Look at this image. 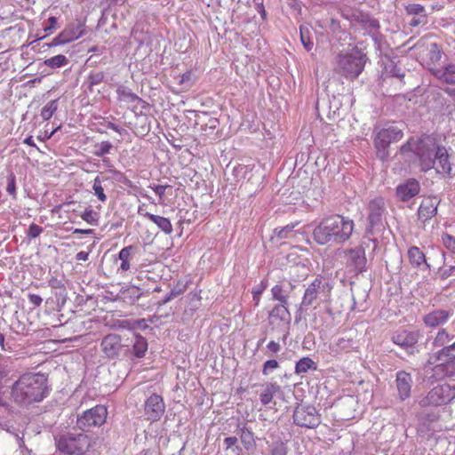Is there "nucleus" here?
I'll return each instance as SVG.
<instances>
[{"label":"nucleus","instance_id":"obj_1","mask_svg":"<svg viewBox=\"0 0 455 455\" xmlns=\"http://www.w3.org/2000/svg\"><path fill=\"white\" fill-rule=\"evenodd\" d=\"M400 151L403 155L413 153L419 161L420 171L424 172L435 169L438 174L455 175L446 148L440 145L432 135L410 138L401 147Z\"/></svg>","mask_w":455,"mask_h":455},{"label":"nucleus","instance_id":"obj_2","mask_svg":"<svg viewBox=\"0 0 455 455\" xmlns=\"http://www.w3.org/2000/svg\"><path fill=\"white\" fill-rule=\"evenodd\" d=\"M354 221L348 217L332 214L323 218L313 228L312 238L318 245H341L352 235Z\"/></svg>","mask_w":455,"mask_h":455},{"label":"nucleus","instance_id":"obj_3","mask_svg":"<svg viewBox=\"0 0 455 455\" xmlns=\"http://www.w3.org/2000/svg\"><path fill=\"white\" fill-rule=\"evenodd\" d=\"M49 393L47 378L41 373H24L12 384L11 399L19 406L43 401Z\"/></svg>","mask_w":455,"mask_h":455},{"label":"nucleus","instance_id":"obj_4","mask_svg":"<svg viewBox=\"0 0 455 455\" xmlns=\"http://www.w3.org/2000/svg\"><path fill=\"white\" fill-rule=\"evenodd\" d=\"M367 56L356 46L340 52L336 57V71L347 79H355L363 72Z\"/></svg>","mask_w":455,"mask_h":455},{"label":"nucleus","instance_id":"obj_5","mask_svg":"<svg viewBox=\"0 0 455 455\" xmlns=\"http://www.w3.org/2000/svg\"><path fill=\"white\" fill-rule=\"evenodd\" d=\"M331 289L332 287L323 278L314 279L305 289L299 311H307L310 307H316L321 302L327 301Z\"/></svg>","mask_w":455,"mask_h":455},{"label":"nucleus","instance_id":"obj_6","mask_svg":"<svg viewBox=\"0 0 455 455\" xmlns=\"http://www.w3.org/2000/svg\"><path fill=\"white\" fill-rule=\"evenodd\" d=\"M374 133L377 156L384 162L389 156L388 148L390 144L399 141L403 137V129L394 124H386L383 126L376 127Z\"/></svg>","mask_w":455,"mask_h":455},{"label":"nucleus","instance_id":"obj_7","mask_svg":"<svg viewBox=\"0 0 455 455\" xmlns=\"http://www.w3.org/2000/svg\"><path fill=\"white\" fill-rule=\"evenodd\" d=\"M91 447L92 440L84 434L68 433L57 440L58 450L66 455H84Z\"/></svg>","mask_w":455,"mask_h":455},{"label":"nucleus","instance_id":"obj_8","mask_svg":"<svg viewBox=\"0 0 455 455\" xmlns=\"http://www.w3.org/2000/svg\"><path fill=\"white\" fill-rule=\"evenodd\" d=\"M454 336L448 332L445 328H440L433 339L432 346L440 348L436 352L428 355V358L425 363V368H430L432 364L439 362V360H445L451 356H455V351H449L443 353V350L450 347V342L453 339Z\"/></svg>","mask_w":455,"mask_h":455},{"label":"nucleus","instance_id":"obj_9","mask_svg":"<svg viewBox=\"0 0 455 455\" xmlns=\"http://www.w3.org/2000/svg\"><path fill=\"white\" fill-rule=\"evenodd\" d=\"M455 398V385L441 384L433 387L427 395L419 401V405L441 406L451 403Z\"/></svg>","mask_w":455,"mask_h":455},{"label":"nucleus","instance_id":"obj_10","mask_svg":"<svg viewBox=\"0 0 455 455\" xmlns=\"http://www.w3.org/2000/svg\"><path fill=\"white\" fill-rule=\"evenodd\" d=\"M100 349L108 359L124 356V352L130 351L128 339H122L120 335L115 333L108 334L101 339Z\"/></svg>","mask_w":455,"mask_h":455},{"label":"nucleus","instance_id":"obj_11","mask_svg":"<svg viewBox=\"0 0 455 455\" xmlns=\"http://www.w3.org/2000/svg\"><path fill=\"white\" fill-rule=\"evenodd\" d=\"M108 411L103 405H96L77 417L76 426L83 431H90L93 427L102 426L107 419Z\"/></svg>","mask_w":455,"mask_h":455},{"label":"nucleus","instance_id":"obj_12","mask_svg":"<svg viewBox=\"0 0 455 455\" xmlns=\"http://www.w3.org/2000/svg\"><path fill=\"white\" fill-rule=\"evenodd\" d=\"M293 423L306 428H315L321 423V415L315 407L299 404L293 411Z\"/></svg>","mask_w":455,"mask_h":455},{"label":"nucleus","instance_id":"obj_13","mask_svg":"<svg viewBox=\"0 0 455 455\" xmlns=\"http://www.w3.org/2000/svg\"><path fill=\"white\" fill-rule=\"evenodd\" d=\"M342 252L345 265L349 272L358 274L366 270L367 259L363 247L344 250Z\"/></svg>","mask_w":455,"mask_h":455},{"label":"nucleus","instance_id":"obj_14","mask_svg":"<svg viewBox=\"0 0 455 455\" xmlns=\"http://www.w3.org/2000/svg\"><path fill=\"white\" fill-rule=\"evenodd\" d=\"M145 417L148 420H159L165 411V404L161 395L153 394L145 402Z\"/></svg>","mask_w":455,"mask_h":455},{"label":"nucleus","instance_id":"obj_15","mask_svg":"<svg viewBox=\"0 0 455 455\" xmlns=\"http://www.w3.org/2000/svg\"><path fill=\"white\" fill-rule=\"evenodd\" d=\"M391 340L409 354H413L414 346L419 340V333L406 330L396 331L392 334Z\"/></svg>","mask_w":455,"mask_h":455},{"label":"nucleus","instance_id":"obj_16","mask_svg":"<svg viewBox=\"0 0 455 455\" xmlns=\"http://www.w3.org/2000/svg\"><path fill=\"white\" fill-rule=\"evenodd\" d=\"M268 323L274 328L287 327L291 323V313L288 306L275 305L268 313Z\"/></svg>","mask_w":455,"mask_h":455},{"label":"nucleus","instance_id":"obj_17","mask_svg":"<svg viewBox=\"0 0 455 455\" xmlns=\"http://www.w3.org/2000/svg\"><path fill=\"white\" fill-rule=\"evenodd\" d=\"M130 351L124 352V356L131 359L143 358L148 351V341L140 334H134L132 339H128Z\"/></svg>","mask_w":455,"mask_h":455},{"label":"nucleus","instance_id":"obj_18","mask_svg":"<svg viewBox=\"0 0 455 455\" xmlns=\"http://www.w3.org/2000/svg\"><path fill=\"white\" fill-rule=\"evenodd\" d=\"M452 312L445 309H437L429 312L423 316V323L429 328H443L451 317Z\"/></svg>","mask_w":455,"mask_h":455},{"label":"nucleus","instance_id":"obj_19","mask_svg":"<svg viewBox=\"0 0 455 455\" xmlns=\"http://www.w3.org/2000/svg\"><path fill=\"white\" fill-rule=\"evenodd\" d=\"M396 196L402 202H407L419 195L420 191L419 182L413 178L406 180L396 187Z\"/></svg>","mask_w":455,"mask_h":455},{"label":"nucleus","instance_id":"obj_20","mask_svg":"<svg viewBox=\"0 0 455 455\" xmlns=\"http://www.w3.org/2000/svg\"><path fill=\"white\" fill-rule=\"evenodd\" d=\"M433 376L435 379H443L455 375V356H451L445 360H439L438 363L432 364Z\"/></svg>","mask_w":455,"mask_h":455},{"label":"nucleus","instance_id":"obj_21","mask_svg":"<svg viewBox=\"0 0 455 455\" xmlns=\"http://www.w3.org/2000/svg\"><path fill=\"white\" fill-rule=\"evenodd\" d=\"M396 389L401 401H404L411 395L412 377L410 373L400 371L396 372Z\"/></svg>","mask_w":455,"mask_h":455},{"label":"nucleus","instance_id":"obj_22","mask_svg":"<svg viewBox=\"0 0 455 455\" xmlns=\"http://www.w3.org/2000/svg\"><path fill=\"white\" fill-rule=\"evenodd\" d=\"M369 222L371 228L381 223L385 211V202L382 197H377L369 203Z\"/></svg>","mask_w":455,"mask_h":455},{"label":"nucleus","instance_id":"obj_23","mask_svg":"<svg viewBox=\"0 0 455 455\" xmlns=\"http://www.w3.org/2000/svg\"><path fill=\"white\" fill-rule=\"evenodd\" d=\"M438 201L436 198H426L419 205L418 215L422 221H427L437 212Z\"/></svg>","mask_w":455,"mask_h":455},{"label":"nucleus","instance_id":"obj_24","mask_svg":"<svg viewBox=\"0 0 455 455\" xmlns=\"http://www.w3.org/2000/svg\"><path fill=\"white\" fill-rule=\"evenodd\" d=\"M293 285L291 283H277L271 289V294L274 300H277L279 304L284 306L289 305V294L293 289Z\"/></svg>","mask_w":455,"mask_h":455},{"label":"nucleus","instance_id":"obj_25","mask_svg":"<svg viewBox=\"0 0 455 455\" xmlns=\"http://www.w3.org/2000/svg\"><path fill=\"white\" fill-rule=\"evenodd\" d=\"M84 23L82 21H76L69 23L66 26V28L61 31L65 40L67 43H71L84 35Z\"/></svg>","mask_w":455,"mask_h":455},{"label":"nucleus","instance_id":"obj_26","mask_svg":"<svg viewBox=\"0 0 455 455\" xmlns=\"http://www.w3.org/2000/svg\"><path fill=\"white\" fill-rule=\"evenodd\" d=\"M117 99L119 101H123L131 104L133 108H138L139 104H143L144 101L132 90L126 86L121 85L116 89Z\"/></svg>","mask_w":455,"mask_h":455},{"label":"nucleus","instance_id":"obj_27","mask_svg":"<svg viewBox=\"0 0 455 455\" xmlns=\"http://www.w3.org/2000/svg\"><path fill=\"white\" fill-rule=\"evenodd\" d=\"M237 435L244 449L248 451H253L256 447V442L253 433L245 426L238 427Z\"/></svg>","mask_w":455,"mask_h":455},{"label":"nucleus","instance_id":"obj_28","mask_svg":"<svg viewBox=\"0 0 455 455\" xmlns=\"http://www.w3.org/2000/svg\"><path fill=\"white\" fill-rule=\"evenodd\" d=\"M281 392V387L276 383H267L259 395L260 403L267 406L273 402L275 395Z\"/></svg>","mask_w":455,"mask_h":455},{"label":"nucleus","instance_id":"obj_29","mask_svg":"<svg viewBox=\"0 0 455 455\" xmlns=\"http://www.w3.org/2000/svg\"><path fill=\"white\" fill-rule=\"evenodd\" d=\"M433 73L437 79L446 84H455V63L449 64L443 68L435 69Z\"/></svg>","mask_w":455,"mask_h":455},{"label":"nucleus","instance_id":"obj_30","mask_svg":"<svg viewBox=\"0 0 455 455\" xmlns=\"http://www.w3.org/2000/svg\"><path fill=\"white\" fill-rule=\"evenodd\" d=\"M409 261L413 267H420L425 265L427 268H429V265L426 261V256L423 251L417 246H411L408 250Z\"/></svg>","mask_w":455,"mask_h":455},{"label":"nucleus","instance_id":"obj_31","mask_svg":"<svg viewBox=\"0 0 455 455\" xmlns=\"http://www.w3.org/2000/svg\"><path fill=\"white\" fill-rule=\"evenodd\" d=\"M149 220L155 223L165 235H171L173 231L170 220L165 217L154 214L149 217Z\"/></svg>","mask_w":455,"mask_h":455},{"label":"nucleus","instance_id":"obj_32","mask_svg":"<svg viewBox=\"0 0 455 455\" xmlns=\"http://www.w3.org/2000/svg\"><path fill=\"white\" fill-rule=\"evenodd\" d=\"M362 23L363 29L372 37H375L378 35L379 28V23L378 20L370 16H363Z\"/></svg>","mask_w":455,"mask_h":455},{"label":"nucleus","instance_id":"obj_33","mask_svg":"<svg viewBox=\"0 0 455 455\" xmlns=\"http://www.w3.org/2000/svg\"><path fill=\"white\" fill-rule=\"evenodd\" d=\"M135 248L132 245L123 248L119 253L118 258L121 260L119 269L122 271H128L130 269V258Z\"/></svg>","mask_w":455,"mask_h":455},{"label":"nucleus","instance_id":"obj_34","mask_svg":"<svg viewBox=\"0 0 455 455\" xmlns=\"http://www.w3.org/2000/svg\"><path fill=\"white\" fill-rule=\"evenodd\" d=\"M69 63V60L63 54H58L53 57L48 58L44 61V64L52 68L57 69L63 68Z\"/></svg>","mask_w":455,"mask_h":455},{"label":"nucleus","instance_id":"obj_35","mask_svg":"<svg viewBox=\"0 0 455 455\" xmlns=\"http://www.w3.org/2000/svg\"><path fill=\"white\" fill-rule=\"evenodd\" d=\"M316 363L310 357H302L299 359L295 366V372L302 374L307 372L309 370H316Z\"/></svg>","mask_w":455,"mask_h":455},{"label":"nucleus","instance_id":"obj_36","mask_svg":"<svg viewBox=\"0 0 455 455\" xmlns=\"http://www.w3.org/2000/svg\"><path fill=\"white\" fill-rule=\"evenodd\" d=\"M58 101V99L50 100L43 107L40 116L44 121L50 120L57 111L59 107Z\"/></svg>","mask_w":455,"mask_h":455},{"label":"nucleus","instance_id":"obj_37","mask_svg":"<svg viewBox=\"0 0 455 455\" xmlns=\"http://www.w3.org/2000/svg\"><path fill=\"white\" fill-rule=\"evenodd\" d=\"M352 347V340L349 339L339 338L335 343L331 344L330 348L332 353L339 354L341 351H347Z\"/></svg>","mask_w":455,"mask_h":455},{"label":"nucleus","instance_id":"obj_38","mask_svg":"<svg viewBox=\"0 0 455 455\" xmlns=\"http://www.w3.org/2000/svg\"><path fill=\"white\" fill-rule=\"evenodd\" d=\"M92 190L94 196H96L100 202L105 203L107 201L108 197L104 193V188L102 187V180L99 176H97L93 180Z\"/></svg>","mask_w":455,"mask_h":455},{"label":"nucleus","instance_id":"obj_39","mask_svg":"<svg viewBox=\"0 0 455 455\" xmlns=\"http://www.w3.org/2000/svg\"><path fill=\"white\" fill-rule=\"evenodd\" d=\"M267 281L262 280L259 284L255 285L252 288V290H251L252 299H253L256 307L259 306V301H260V296L263 293V291L267 289Z\"/></svg>","mask_w":455,"mask_h":455},{"label":"nucleus","instance_id":"obj_40","mask_svg":"<svg viewBox=\"0 0 455 455\" xmlns=\"http://www.w3.org/2000/svg\"><path fill=\"white\" fill-rule=\"evenodd\" d=\"M80 217L88 224L97 226L99 222V214L91 207L86 208Z\"/></svg>","mask_w":455,"mask_h":455},{"label":"nucleus","instance_id":"obj_41","mask_svg":"<svg viewBox=\"0 0 455 455\" xmlns=\"http://www.w3.org/2000/svg\"><path fill=\"white\" fill-rule=\"evenodd\" d=\"M95 148L96 149L93 152L94 156L98 157H103L110 153L111 149L113 148V145L111 142L106 140L96 145Z\"/></svg>","mask_w":455,"mask_h":455},{"label":"nucleus","instance_id":"obj_42","mask_svg":"<svg viewBox=\"0 0 455 455\" xmlns=\"http://www.w3.org/2000/svg\"><path fill=\"white\" fill-rule=\"evenodd\" d=\"M300 40L304 48L309 52L313 49L314 43L309 36V31L307 28L300 27Z\"/></svg>","mask_w":455,"mask_h":455},{"label":"nucleus","instance_id":"obj_43","mask_svg":"<svg viewBox=\"0 0 455 455\" xmlns=\"http://www.w3.org/2000/svg\"><path fill=\"white\" fill-rule=\"evenodd\" d=\"M407 14L413 16L427 15L425 7L419 4H411L405 6Z\"/></svg>","mask_w":455,"mask_h":455},{"label":"nucleus","instance_id":"obj_44","mask_svg":"<svg viewBox=\"0 0 455 455\" xmlns=\"http://www.w3.org/2000/svg\"><path fill=\"white\" fill-rule=\"evenodd\" d=\"M104 77H105L104 73L101 71L92 72L88 76V83H89L90 87L100 84L103 81Z\"/></svg>","mask_w":455,"mask_h":455},{"label":"nucleus","instance_id":"obj_45","mask_svg":"<svg viewBox=\"0 0 455 455\" xmlns=\"http://www.w3.org/2000/svg\"><path fill=\"white\" fill-rule=\"evenodd\" d=\"M6 191L13 198H16V177L13 173L8 176Z\"/></svg>","mask_w":455,"mask_h":455},{"label":"nucleus","instance_id":"obj_46","mask_svg":"<svg viewBox=\"0 0 455 455\" xmlns=\"http://www.w3.org/2000/svg\"><path fill=\"white\" fill-rule=\"evenodd\" d=\"M293 228L294 225H287L283 228H275L274 233L278 238L283 239L288 237V235L292 232Z\"/></svg>","mask_w":455,"mask_h":455},{"label":"nucleus","instance_id":"obj_47","mask_svg":"<svg viewBox=\"0 0 455 455\" xmlns=\"http://www.w3.org/2000/svg\"><path fill=\"white\" fill-rule=\"evenodd\" d=\"M443 244L453 253H455V236L449 234H444L442 236Z\"/></svg>","mask_w":455,"mask_h":455},{"label":"nucleus","instance_id":"obj_48","mask_svg":"<svg viewBox=\"0 0 455 455\" xmlns=\"http://www.w3.org/2000/svg\"><path fill=\"white\" fill-rule=\"evenodd\" d=\"M278 367V362L275 359L267 360L264 363L262 373L268 375L273 370Z\"/></svg>","mask_w":455,"mask_h":455},{"label":"nucleus","instance_id":"obj_49","mask_svg":"<svg viewBox=\"0 0 455 455\" xmlns=\"http://www.w3.org/2000/svg\"><path fill=\"white\" fill-rule=\"evenodd\" d=\"M439 275L442 279L455 276V266L444 267L439 269Z\"/></svg>","mask_w":455,"mask_h":455},{"label":"nucleus","instance_id":"obj_50","mask_svg":"<svg viewBox=\"0 0 455 455\" xmlns=\"http://www.w3.org/2000/svg\"><path fill=\"white\" fill-rule=\"evenodd\" d=\"M187 290V283H183L182 282H178L177 284L171 290V296L174 298L183 294Z\"/></svg>","mask_w":455,"mask_h":455},{"label":"nucleus","instance_id":"obj_51","mask_svg":"<svg viewBox=\"0 0 455 455\" xmlns=\"http://www.w3.org/2000/svg\"><path fill=\"white\" fill-rule=\"evenodd\" d=\"M427 22V16L422 15L421 16H414L411 18V20L409 21L410 26L415 28L419 26H424Z\"/></svg>","mask_w":455,"mask_h":455},{"label":"nucleus","instance_id":"obj_52","mask_svg":"<svg viewBox=\"0 0 455 455\" xmlns=\"http://www.w3.org/2000/svg\"><path fill=\"white\" fill-rule=\"evenodd\" d=\"M42 232H43V228L40 226H38L36 224H31L28 228V236L29 238H36V237L39 236Z\"/></svg>","mask_w":455,"mask_h":455},{"label":"nucleus","instance_id":"obj_53","mask_svg":"<svg viewBox=\"0 0 455 455\" xmlns=\"http://www.w3.org/2000/svg\"><path fill=\"white\" fill-rule=\"evenodd\" d=\"M149 188L162 199L165 194V190L170 188L169 185H150Z\"/></svg>","mask_w":455,"mask_h":455},{"label":"nucleus","instance_id":"obj_54","mask_svg":"<svg viewBox=\"0 0 455 455\" xmlns=\"http://www.w3.org/2000/svg\"><path fill=\"white\" fill-rule=\"evenodd\" d=\"M286 447L283 443H277L271 449L270 455H286Z\"/></svg>","mask_w":455,"mask_h":455},{"label":"nucleus","instance_id":"obj_55","mask_svg":"<svg viewBox=\"0 0 455 455\" xmlns=\"http://www.w3.org/2000/svg\"><path fill=\"white\" fill-rule=\"evenodd\" d=\"M68 44L65 40L62 33L60 32L58 36H56L51 43L47 44L48 47L59 46Z\"/></svg>","mask_w":455,"mask_h":455},{"label":"nucleus","instance_id":"obj_56","mask_svg":"<svg viewBox=\"0 0 455 455\" xmlns=\"http://www.w3.org/2000/svg\"><path fill=\"white\" fill-rule=\"evenodd\" d=\"M48 23H49V26H46L44 28V31L49 35V34H52V31L56 28L57 27V19L55 17H50L48 19Z\"/></svg>","mask_w":455,"mask_h":455},{"label":"nucleus","instance_id":"obj_57","mask_svg":"<svg viewBox=\"0 0 455 455\" xmlns=\"http://www.w3.org/2000/svg\"><path fill=\"white\" fill-rule=\"evenodd\" d=\"M109 172L113 173L114 178L116 181L123 182V183L126 182L127 179L122 172L116 170V169H110Z\"/></svg>","mask_w":455,"mask_h":455},{"label":"nucleus","instance_id":"obj_58","mask_svg":"<svg viewBox=\"0 0 455 455\" xmlns=\"http://www.w3.org/2000/svg\"><path fill=\"white\" fill-rule=\"evenodd\" d=\"M431 53H432V56H431L432 60L435 59V60H439L441 59L442 52L438 48L437 44H431Z\"/></svg>","mask_w":455,"mask_h":455},{"label":"nucleus","instance_id":"obj_59","mask_svg":"<svg viewBox=\"0 0 455 455\" xmlns=\"http://www.w3.org/2000/svg\"><path fill=\"white\" fill-rule=\"evenodd\" d=\"M237 444L236 436H228L224 439V445L227 450L235 447Z\"/></svg>","mask_w":455,"mask_h":455},{"label":"nucleus","instance_id":"obj_60","mask_svg":"<svg viewBox=\"0 0 455 455\" xmlns=\"http://www.w3.org/2000/svg\"><path fill=\"white\" fill-rule=\"evenodd\" d=\"M28 300L35 307H39L42 304L43 299L37 294L30 293L28 294Z\"/></svg>","mask_w":455,"mask_h":455},{"label":"nucleus","instance_id":"obj_61","mask_svg":"<svg viewBox=\"0 0 455 455\" xmlns=\"http://www.w3.org/2000/svg\"><path fill=\"white\" fill-rule=\"evenodd\" d=\"M267 348L271 351L272 353H278L281 350V346L279 343L271 340L267 345Z\"/></svg>","mask_w":455,"mask_h":455},{"label":"nucleus","instance_id":"obj_62","mask_svg":"<svg viewBox=\"0 0 455 455\" xmlns=\"http://www.w3.org/2000/svg\"><path fill=\"white\" fill-rule=\"evenodd\" d=\"M390 73L392 76L397 77L399 79H402L404 76V73L397 66H394L391 68Z\"/></svg>","mask_w":455,"mask_h":455},{"label":"nucleus","instance_id":"obj_63","mask_svg":"<svg viewBox=\"0 0 455 455\" xmlns=\"http://www.w3.org/2000/svg\"><path fill=\"white\" fill-rule=\"evenodd\" d=\"M138 213H139V215L143 216V217L147 218L148 220H149L150 216L154 215V214L149 213L148 212H147L146 204H144L139 206Z\"/></svg>","mask_w":455,"mask_h":455},{"label":"nucleus","instance_id":"obj_64","mask_svg":"<svg viewBox=\"0 0 455 455\" xmlns=\"http://www.w3.org/2000/svg\"><path fill=\"white\" fill-rule=\"evenodd\" d=\"M89 258V253L86 252V251H79L78 253H76V259L77 260H82V261H85L87 260Z\"/></svg>","mask_w":455,"mask_h":455}]
</instances>
